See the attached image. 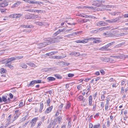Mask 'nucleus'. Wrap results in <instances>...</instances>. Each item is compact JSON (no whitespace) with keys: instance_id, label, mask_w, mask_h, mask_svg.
Wrapping results in <instances>:
<instances>
[{"instance_id":"19","label":"nucleus","mask_w":128,"mask_h":128,"mask_svg":"<svg viewBox=\"0 0 128 128\" xmlns=\"http://www.w3.org/2000/svg\"><path fill=\"white\" fill-rule=\"evenodd\" d=\"M77 100L78 101H82L83 100L84 97L82 96L81 95L79 96L78 95L77 96Z\"/></svg>"},{"instance_id":"39","label":"nucleus","mask_w":128,"mask_h":128,"mask_svg":"<svg viewBox=\"0 0 128 128\" xmlns=\"http://www.w3.org/2000/svg\"><path fill=\"white\" fill-rule=\"evenodd\" d=\"M86 39L87 38H84L82 40H81V43H86L88 42L87 40V39Z\"/></svg>"},{"instance_id":"61","label":"nucleus","mask_w":128,"mask_h":128,"mask_svg":"<svg viewBox=\"0 0 128 128\" xmlns=\"http://www.w3.org/2000/svg\"><path fill=\"white\" fill-rule=\"evenodd\" d=\"M22 14H17V18H19L22 16Z\"/></svg>"},{"instance_id":"12","label":"nucleus","mask_w":128,"mask_h":128,"mask_svg":"<svg viewBox=\"0 0 128 128\" xmlns=\"http://www.w3.org/2000/svg\"><path fill=\"white\" fill-rule=\"evenodd\" d=\"M100 38H95L93 42L94 43H98L102 42V41L100 40Z\"/></svg>"},{"instance_id":"5","label":"nucleus","mask_w":128,"mask_h":128,"mask_svg":"<svg viewBox=\"0 0 128 128\" xmlns=\"http://www.w3.org/2000/svg\"><path fill=\"white\" fill-rule=\"evenodd\" d=\"M119 18L118 17L114 19H112L108 20H106L105 21L106 22L108 23H114L116 22L119 20Z\"/></svg>"},{"instance_id":"37","label":"nucleus","mask_w":128,"mask_h":128,"mask_svg":"<svg viewBox=\"0 0 128 128\" xmlns=\"http://www.w3.org/2000/svg\"><path fill=\"white\" fill-rule=\"evenodd\" d=\"M64 104L62 103H61L58 106V110L59 111H61L62 109V107L63 106Z\"/></svg>"},{"instance_id":"42","label":"nucleus","mask_w":128,"mask_h":128,"mask_svg":"<svg viewBox=\"0 0 128 128\" xmlns=\"http://www.w3.org/2000/svg\"><path fill=\"white\" fill-rule=\"evenodd\" d=\"M71 122V120L70 119L69 120V121H68V126L69 128H70L72 126Z\"/></svg>"},{"instance_id":"47","label":"nucleus","mask_w":128,"mask_h":128,"mask_svg":"<svg viewBox=\"0 0 128 128\" xmlns=\"http://www.w3.org/2000/svg\"><path fill=\"white\" fill-rule=\"evenodd\" d=\"M74 75V74H68V77L70 78L72 77Z\"/></svg>"},{"instance_id":"48","label":"nucleus","mask_w":128,"mask_h":128,"mask_svg":"<svg viewBox=\"0 0 128 128\" xmlns=\"http://www.w3.org/2000/svg\"><path fill=\"white\" fill-rule=\"evenodd\" d=\"M107 126L108 127H109L110 126V121L108 120H108H107Z\"/></svg>"},{"instance_id":"28","label":"nucleus","mask_w":128,"mask_h":128,"mask_svg":"<svg viewBox=\"0 0 128 128\" xmlns=\"http://www.w3.org/2000/svg\"><path fill=\"white\" fill-rule=\"evenodd\" d=\"M7 71L4 68H1L0 70V72L1 74L7 72Z\"/></svg>"},{"instance_id":"17","label":"nucleus","mask_w":128,"mask_h":128,"mask_svg":"<svg viewBox=\"0 0 128 128\" xmlns=\"http://www.w3.org/2000/svg\"><path fill=\"white\" fill-rule=\"evenodd\" d=\"M40 106L39 112V113H41L42 112V110L44 107V104L43 103L41 102L40 103Z\"/></svg>"},{"instance_id":"52","label":"nucleus","mask_w":128,"mask_h":128,"mask_svg":"<svg viewBox=\"0 0 128 128\" xmlns=\"http://www.w3.org/2000/svg\"><path fill=\"white\" fill-rule=\"evenodd\" d=\"M29 3L30 4H36V1H35L34 0L32 1H29Z\"/></svg>"},{"instance_id":"18","label":"nucleus","mask_w":128,"mask_h":128,"mask_svg":"<svg viewBox=\"0 0 128 128\" xmlns=\"http://www.w3.org/2000/svg\"><path fill=\"white\" fill-rule=\"evenodd\" d=\"M47 79L48 82L54 81L56 80L55 78L52 77H48L47 78Z\"/></svg>"},{"instance_id":"26","label":"nucleus","mask_w":128,"mask_h":128,"mask_svg":"<svg viewBox=\"0 0 128 128\" xmlns=\"http://www.w3.org/2000/svg\"><path fill=\"white\" fill-rule=\"evenodd\" d=\"M101 60L103 61L108 62L109 60V58L106 57H105L104 58H101Z\"/></svg>"},{"instance_id":"9","label":"nucleus","mask_w":128,"mask_h":128,"mask_svg":"<svg viewBox=\"0 0 128 128\" xmlns=\"http://www.w3.org/2000/svg\"><path fill=\"white\" fill-rule=\"evenodd\" d=\"M65 30V29L64 28L59 29L54 34V36H56L61 32H63Z\"/></svg>"},{"instance_id":"15","label":"nucleus","mask_w":128,"mask_h":128,"mask_svg":"<svg viewBox=\"0 0 128 128\" xmlns=\"http://www.w3.org/2000/svg\"><path fill=\"white\" fill-rule=\"evenodd\" d=\"M66 56H53V58L56 59H61L64 58L66 57Z\"/></svg>"},{"instance_id":"51","label":"nucleus","mask_w":128,"mask_h":128,"mask_svg":"<svg viewBox=\"0 0 128 128\" xmlns=\"http://www.w3.org/2000/svg\"><path fill=\"white\" fill-rule=\"evenodd\" d=\"M11 115L10 114L8 116V118L7 119V121H9V122H10V119L11 117Z\"/></svg>"},{"instance_id":"55","label":"nucleus","mask_w":128,"mask_h":128,"mask_svg":"<svg viewBox=\"0 0 128 128\" xmlns=\"http://www.w3.org/2000/svg\"><path fill=\"white\" fill-rule=\"evenodd\" d=\"M50 98H48L46 101V103L48 105L50 106L49 104L50 102Z\"/></svg>"},{"instance_id":"46","label":"nucleus","mask_w":128,"mask_h":128,"mask_svg":"<svg viewBox=\"0 0 128 128\" xmlns=\"http://www.w3.org/2000/svg\"><path fill=\"white\" fill-rule=\"evenodd\" d=\"M87 39V42H88V40H94V38H87V39Z\"/></svg>"},{"instance_id":"35","label":"nucleus","mask_w":128,"mask_h":128,"mask_svg":"<svg viewBox=\"0 0 128 128\" xmlns=\"http://www.w3.org/2000/svg\"><path fill=\"white\" fill-rule=\"evenodd\" d=\"M71 55H74L75 56H78L79 54V52H72L71 54Z\"/></svg>"},{"instance_id":"1","label":"nucleus","mask_w":128,"mask_h":128,"mask_svg":"<svg viewBox=\"0 0 128 128\" xmlns=\"http://www.w3.org/2000/svg\"><path fill=\"white\" fill-rule=\"evenodd\" d=\"M8 5V2L6 1H4L0 4V10L2 13H3L6 11V9L5 8H2L7 6Z\"/></svg>"},{"instance_id":"22","label":"nucleus","mask_w":128,"mask_h":128,"mask_svg":"<svg viewBox=\"0 0 128 128\" xmlns=\"http://www.w3.org/2000/svg\"><path fill=\"white\" fill-rule=\"evenodd\" d=\"M41 18V17L40 16H39L38 15H34V14H32V19H36L37 18Z\"/></svg>"},{"instance_id":"11","label":"nucleus","mask_w":128,"mask_h":128,"mask_svg":"<svg viewBox=\"0 0 128 128\" xmlns=\"http://www.w3.org/2000/svg\"><path fill=\"white\" fill-rule=\"evenodd\" d=\"M78 8H88L93 10H95V8H94L93 7H90L87 6H79Z\"/></svg>"},{"instance_id":"32","label":"nucleus","mask_w":128,"mask_h":128,"mask_svg":"<svg viewBox=\"0 0 128 128\" xmlns=\"http://www.w3.org/2000/svg\"><path fill=\"white\" fill-rule=\"evenodd\" d=\"M6 66H8L9 68L11 69H12L14 68V66H13L11 65L10 64L6 63Z\"/></svg>"},{"instance_id":"31","label":"nucleus","mask_w":128,"mask_h":128,"mask_svg":"<svg viewBox=\"0 0 128 128\" xmlns=\"http://www.w3.org/2000/svg\"><path fill=\"white\" fill-rule=\"evenodd\" d=\"M64 62L63 61L58 62V64L59 65L62 66H64Z\"/></svg>"},{"instance_id":"41","label":"nucleus","mask_w":128,"mask_h":128,"mask_svg":"<svg viewBox=\"0 0 128 128\" xmlns=\"http://www.w3.org/2000/svg\"><path fill=\"white\" fill-rule=\"evenodd\" d=\"M15 60H19L21 59H22V58H23V56H17L14 57Z\"/></svg>"},{"instance_id":"4","label":"nucleus","mask_w":128,"mask_h":128,"mask_svg":"<svg viewBox=\"0 0 128 128\" xmlns=\"http://www.w3.org/2000/svg\"><path fill=\"white\" fill-rule=\"evenodd\" d=\"M102 2V1L99 0L94 1V2L92 4V5L96 6V7H100L101 6L100 4Z\"/></svg>"},{"instance_id":"53","label":"nucleus","mask_w":128,"mask_h":128,"mask_svg":"<svg viewBox=\"0 0 128 128\" xmlns=\"http://www.w3.org/2000/svg\"><path fill=\"white\" fill-rule=\"evenodd\" d=\"M126 80L125 79H123L122 80L121 85V86L123 85L125 83Z\"/></svg>"},{"instance_id":"44","label":"nucleus","mask_w":128,"mask_h":128,"mask_svg":"<svg viewBox=\"0 0 128 128\" xmlns=\"http://www.w3.org/2000/svg\"><path fill=\"white\" fill-rule=\"evenodd\" d=\"M92 106H93L92 110L93 111H95L96 110V104H92Z\"/></svg>"},{"instance_id":"45","label":"nucleus","mask_w":128,"mask_h":128,"mask_svg":"<svg viewBox=\"0 0 128 128\" xmlns=\"http://www.w3.org/2000/svg\"><path fill=\"white\" fill-rule=\"evenodd\" d=\"M35 84L40 83H42V81L40 80H34Z\"/></svg>"},{"instance_id":"30","label":"nucleus","mask_w":128,"mask_h":128,"mask_svg":"<svg viewBox=\"0 0 128 128\" xmlns=\"http://www.w3.org/2000/svg\"><path fill=\"white\" fill-rule=\"evenodd\" d=\"M71 106L70 103L69 102H68L67 104L65 107V108L66 110L69 109Z\"/></svg>"},{"instance_id":"6","label":"nucleus","mask_w":128,"mask_h":128,"mask_svg":"<svg viewBox=\"0 0 128 128\" xmlns=\"http://www.w3.org/2000/svg\"><path fill=\"white\" fill-rule=\"evenodd\" d=\"M88 105L89 106H92V104H94L92 101V95L90 96L88 99Z\"/></svg>"},{"instance_id":"38","label":"nucleus","mask_w":128,"mask_h":128,"mask_svg":"<svg viewBox=\"0 0 128 128\" xmlns=\"http://www.w3.org/2000/svg\"><path fill=\"white\" fill-rule=\"evenodd\" d=\"M100 124H97L94 125L93 127V128H100Z\"/></svg>"},{"instance_id":"20","label":"nucleus","mask_w":128,"mask_h":128,"mask_svg":"<svg viewBox=\"0 0 128 128\" xmlns=\"http://www.w3.org/2000/svg\"><path fill=\"white\" fill-rule=\"evenodd\" d=\"M100 49V50H102L110 51L111 50L110 49L107 48L106 46L101 47Z\"/></svg>"},{"instance_id":"23","label":"nucleus","mask_w":128,"mask_h":128,"mask_svg":"<svg viewBox=\"0 0 128 128\" xmlns=\"http://www.w3.org/2000/svg\"><path fill=\"white\" fill-rule=\"evenodd\" d=\"M17 14H14L10 15L9 17L12 18H17Z\"/></svg>"},{"instance_id":"60","label":"nucleus","mask_w":128,"mask_h":128,"mask_svg":"<svg viewBox=\"0 0 128 128\" xmlns=\"http://www.w3.org/2000/svg\"><path fill=\"white\" fill-rule=\"evenodd\" d=\"M105 7L107 8H112L113 6H112L110 5H107L105 6Z\"/></svg>"},{"instance_id":"13","label":"nucleus","mask_w":128,"mask_h":128,"mask_svg":"<svg viewBox=\"0 0 128 128\" xmlns=\"http://www.w3.org/2000/svg\"><path fill=\"white\" fill-rule=\"evenodd\" d=\"M124 57V55L123 54H120L118 56H114L113 57L115 58L118 59H122Z\"/></svg>"},{"instance_id":"58","label":"nucleus","mask_w":128,"mask_h":128,"mask_svg":"<svg viewBox=\"0 0 128 128\" xmlns=\"http://www.w3.org/2000/svg\"><path fill=\"white\" fill-rule=\"evenodd\" d=\"M57 119H55L54 120V125H55L56 124V122H57Z\"/></svg>"},{"instance_id":"59","label":"nucleus","mask_w":128,"mask_h":128,"mask_svg":"<svg viewBox=\"0 0 128 128\" xmlns=\"http://www.w3.org/2000/svg\"><path fill=\"white\" fill-rule=\"evenodd\" d=\"M27 64L28 65L30 66H33V65L34 64V63L31 62H29V63H28Z\"/></svg>"},{"instance_id":"29","label":"nucleus","mask_w":128,"mask_h":128,"mask_svg":"<svg viewBox=\"0 0 128 128\" xmlns=\"http://www.w3.org/2000/svg\"><path fill=\"white\" fill-rule=\"evenodd\" d=\"M20 113H18L17 114H15L14 115V120L13 121H14L16 120V119L18 118V117L19 116H20Z\"/></svg>"},{"instance_id":"56","label":"nucleus","mask_w":128,"mask_h":128,"mask_svg":"<svg viewBox=\"0 0 128 128\" xmlns=\"http://www.w3.org/2000/svg\"><path fill=\"white\" fill-rule=\"evenodd\" d=\"M52 54H53L52 53V52H49L48 53H47L46 54L47 56H50L52 55H53Z\"/></svg>"},{"instance_id":"33","label":"nucleus","mask_w":128,"mask_h":128,"mask_svg":"<svg viewBox=\"0 0 128 128\" xmlns=\"http://www.w3.org/2000/svg\"><path fill=\"white\" fill-rule=\"evenodd\" d=\"M54 76L58 79H61L62 78V76L59 74H54Z\"/></svg>"},{"instance_id":"8","label":"nucleus","mask_w":128,"mask_h":128,"mask_svg":"<svg viewBox=\"0 0 128 128\" xmlns=\"http://www.w3.org/2000/svg\"><path fill=\"white\" fill-rule=\"evenodd\" d=\"M107 24L104 21H100L97 23V26H102L106 25Z\"/></svg>"},{"instance_id":"16","label":"nucleus","mask_w":128,"mask_h":128,"mask_svg":"<svg viewBox=\"0 0 128 128\" xmlns=\"http://www.w3.org/2000/svg\"><path fill=\"white\" fill-rule=\"evenodd\" d=\"M25 18L27 19H32V14L25 15L24 16Z\"/></svg>"},{"instance_id":"14","label":"nucleus","mask_w":128,"mask_h":128,"mask_svg":"<svg viewBox=\"0 0 128 128\" xmlns=\"http://www.w3.org/2000/svg\"><path fill=\"white\" fill-rule=\"evenodd\" d=\"M19 66L24 68H26L27 66L25 63L23 62H21L19 64Z\"/></svg>"},{"instance_id":"2","label":"nucleus","mask_w":128,"mask_h":128,"mask_svg":"<svg viewBox=\"0 0 128 128\" xmlns=\"http://www.w3.org/2000/svg\"><path fill=\"white\" fill-rule=\"evenodd\" d=\"M62 38V36H58L57 38H50L48 40L50 44L54 43L59 42V40Z\"/></svg>"},{"instance_id":"34","label":"nucleus","mask_w":128,"mask_h":128,"mask_svg":"<svg viewBox=\"0 0 128 128\" xmlns=\"http://www.w3.org/2000/svg\"><path fill=\"white\" fill-rule=\"evenodd\" d=\"M35 84L34 80H32L30 82L29 84L28 85V86H34V85Z\"/></svg>"},{"instance_id":"3","label":"nucleus","mask_w":128,"mask_h":128,"mask_svg":"<svg viewBox=\"0 0 128 128\" xmlns=\"http://www.w3.org/2000/svg\"><path fill=\"white\" fill-rule=\"evenodd\" d=\"M110 27L109 26L102 27L97 30L92 31L91 32L92 33H96L100 31H101L104 30L108 29L110 28Z\"/></svg>"},{"instance_id":"25","label":"nucleus","mask_w":128,"mask_h":128,"mask_svg":"<svg viewBox=\"0 0 128 128\" xmlns=\"http://www.w3.org/2000/svg\"><path fill=\"white\" fill-rule=\"evenodd\" d=\"M115 42L114 41L112 42H111L108 44H107L105 46H106V47L107 48H108L110 46H111L114 44Z\"/></svg>"},{"instance_id":"63","label":"nucleus","mask_w":128,"mask_h":128,"mask_svg":"<svg viewBox=\"0 0 128 128\" xmlns=\"http://www.w3.org/2000/svg\"><path fill=\"white\" fill-rule=\"evenodd\" d=\"M86 90H83L82 92V94L83 95V96L84 95V94L86 92Z\"/></svg>"},{"instance_id":"10","label":"nucleus","mask_w":128,"mask_h":128,"mask_svg":"<svg viewBox=\"0 0 128 128\" xmlns=\"http://www.w3.org/2000/svg\"><path fill=\"white\" fill-rule=\"evenodd\" d=\"M53 106H52L48 108L45 110L44 112L45 114H47L50 112L52 110V109Z\"/></svg>"},{"instance_id":"64","label":"nucleus","mask_w":128,"mask_h":128,"mask_svg":"<svg viewBox=\"0 0 128 128\" xmlns=\"http://www.w3.org/2000/svg\"><path fill=\"white\" fill-rule=\"evenodd\" d=\"M52 123L50 122V123L49 125L48 126L47 128H50L51 127L52 125Z\"/></svg>"},{"instance_id":"24","label":"nucleus","mask_w":128,"mask_h":128,"mask_svg":"<svg viewBox=\"0 0 128 128\" xmlns=\"http://www.w3.org/2000/svg\"><path fill=\"white\" fill-rule=\"evenodd\" d=\"M15 60L14 57H11V58L8 59V60L7 61V63H9L11 62L12 61Z\"/></svg>"},{"instance_id":"27","label":"nucleus","mask_w":128,"mask_h":128,"mask_svg":"<svg viewBox=\"0 0 128 128\" xmlns=\"http://www.w3.org/2000/svg\"><path fill=\"white\" fill-rule=\"evenodd\" d=\"M106 91H103V94L101 95V101H103L104 100V99L105 98V96L104 95V94H105L106 93Z\"/></svg>"},{"instance_id":"7","label":"nucleus","mask_w":128,"mask_h":128,"mask_svg":"<svg viewBox=\"0 0 128 128\" xmlns=\"http://www.w3.org/2000/svg\"><path fill=\"white\" fill-rule=\"evenodd\" d=\"M38 118V117L34 118L30 122L31 123V126H32L34 125Z\"/></svg>"},{"instance_id":"40","label":"nucleus","mask_w":128,"mask_h":128,"mask_svg":"<svg viewBox=\"0 0 128 128\" xmlns=\"http://www.w3.org/2000/svg\"><path fill=\"white\" fill-rule=\"evenodd\" d=\"M21 3L20 2H16L14 4L13 6H17L19 5Z\"/></svg>"},{"instance_id":"43","label":"nucleus","mask_w":128,"mask_h":128,"mask_svg":"<svg viewBox=\"0 0 128 128\" xmlns=\"http://www.w3.org/2000/svg\"><path fill=\"white\" fill-rule=\"evenodd\" d=\"M62 118L60 116H59L57 118V120H58V124H60L62 120Z\"/></svg>"},{"instance_id":"54","label":"nucleus","mask_w":128,"mask_h":128,"mask_svg":"<svg viewBox=\"0 0 128 128\" xmlns=\"http://www.w3.org/2000/svg\"><path fill=\"white\" fill-rule=\"evenodd\" d=\"M19 106L20 107H22L23 106V102L22 101H21L20 103L19 104Z\"/></svg>"},{"instance_id":"62","label":"nucleus","mask_w":128,"mask_h":128,"mask_svg":"<svg viewBox=\"0 0 128 128\" xmlns=\"http://www.w3.org/2000/svg\"><path fill=\"white\" fill-rule=\"evenodd\" d=\"M100 72L101 74L102 75H104L105 74L104 71L102 70H100Z\"/></svg>"},{"instance_id":"50","label":"nucleus","mask_w":128,"mask_h":128,"mask_svg":"<svg viewBox=\"0 0 128 128\" xmlns=\"http://www.w3.org/2000/svg\"><path fill=\"white\" fill-rule=\"evenodd\" d=\"M36 24L39 26H42L43 24V23L42 22H37Z\"/></svg>"},{"instance_id":"36","label":"nucleus","mask_w":128,"mask_h":128,"mask_svg":"<svg viewBox=\"0 0 128 128\" xmlns=\"http://www.w3.org/2000/svg\"><path fill=\"white\" fill-rule=\"evenodd\" d=\"M46 44V42H44L43 43L39 44V46H41V48H43L44 47Z\"/></svg>"},{"instance_id":"49","label":"nucleus","mask_w":128,"mask_h":128,"mask_svg":"<svg viewBox=\"0 0 128 128\" xmlns=\"http://www.w3.org/2000/svg\"><path fill=\"white\" fill-rule=\"evenodd\" d=\"M33 27V26L31 25H26V28H32Z\"/></svg>"},{"instance_id":"57","label":"nucleus","mask_w":128,"mask_h":128,"mask_svg":"<svg viewBox=\"0 0 128 128\" xmlns=\"http://www.w3.org/2000/svg\"><path fill=\"white\" fill-rule=\"evenodd\" d=\"M98 95V93L97 92H96L93 95V98L94 99H95L96 98V97Z\"/></svg>"},{"instance_id":"21","label":"nucleus","mask_w":128,"mask_h":128,"mask_svg":"<svg viewBox=\"0 0 128 128\" xmlns=\"http://www.w3.org/2000/svg\"><path fill=\"white\" fill-rule=\"evenodd\" d=\"M7 96H2V101L4 102H5L6 103L8 102V100H7Z\"/></svg>"}]
</instances>
